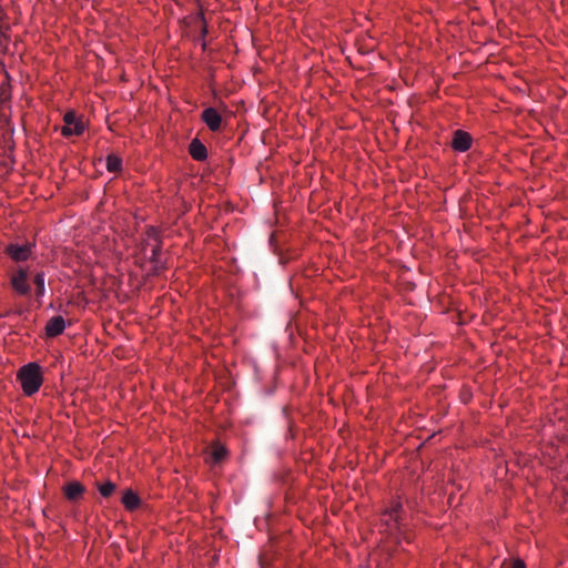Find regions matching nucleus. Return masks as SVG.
Segmentation results:
<instances>
[{"instance_id": "obj_9", "label": "nucleus", "mask_w": 568, "mask_h": 568, "mask_svg": "<svg viewBox=\"0 0 568 568\" xmlns=\"http://www.w3.org/2000/svg\"><path fill=\"white\" fill-rule=\"evenodd\" d=\"M189 152L196 161H204L207 158V149L199 139H193L191 141Z\"/></svg>"}, {"instance_id": "obj_3", "label": "nucleus", "mask_w": 568, "mask_h": 568, "mask_svg": "<svg viewBox=\"0 0 568 568\" xmlns=\"http://www.w3.org/2000/svg\"><path fill=\"white\" fill-rule=\"evenodd\" d=\"M28 271L19 267L16 273L11 275L10 283L12 288L20 295H29L31 286L28 282Z\"/></svg>"}, {"instance_id": "obj_4", "label": "nucleus", "mask_w": 568, "mask_h": 568, "mask_svg": "<svg viewBox=\"0 0 568 568\" xmlns=\"http://www.w3.org/2000/svg\"><path fill=\"white\" fill-rule=\"evenodd\" d=\"M201 119L206 124V126L213 132H217L222 129V116L216 111V109L212 106L204 109Z\"/></svg>"}, {"instance_id": "obj_2", "label": "nucleus", "mask_w": 568, "mask_h": 568, "mask_svg": "<svg viewBox=\"0 0 568 568\" xmlns=\"http://www.w3.org/2000/svg\"><path fill=\"white\" fill-rule=\"evenodd\" d=\"M64 125L61 129L63 136L81 135L84 132V123L79 120L73 111H69L63 118Z\"/></svg>"}, {"instance_id": "obj_13", "label": "nucleus", "mask_w": 568, "mask_h": 568, "mask_svg": "<svg viewBox=\"0 0 568 568\" xmlns=\"http://www.w3.org/2000/svg\"><path fill=\"white\" fill-rule=\"evenodd\" d=\"M97 488L102 497L109 498L116 490V485L110 480H108L105 483L97 481Z\"/></svg>"}, {"instance_id": "obj_15", "label": "nucleus", "mask_w": 568, "mask_h": 568, "mask_svg": "<svg viewBox=\"0 0 568 568\" xmlns=\"http://www.w3.org/2000/svg\"><path fill=\"white\" fill-rule=\"evenodd\" d=\"M400 508H402V505L396 504L394 507H392L390 509L385 511L384 520L387 525L390 524V521H393L395 524L398 521V511Z\"/></svg>"}, {"instance_id": "obj_5", "label": "nucleus", "mask_w": 568, "mask_h": 568, "mask_svg": "<svg viewBox=\"0 0 568 568\" xmlns=\"http://www.w3.org/2000/svg\"><path fill=\"white\" fill-rule=\"evenodd\" d=\"M32 245H19V244H10L6 247V253L16 262L26 261L31 253Z\"/></svg>"}, {"instance_id": "obj_8", "label": "nucleus", "mask_w": 568, "mask_h": 568, "mask_svg": "<svg viewBox=\"0 0 568 568\" xmlns=\"http://www.w3.org/2000/svg\"><path fill=\"white\" fill-rule=\"evenodd\" d=\"M84 491H85V487L82 484H80L79 481L68 483L63 487L64 496L69 501L79 500L82 497V495L84 494Z\"/></svg>"}, {"instance_id": "obj_16", "label": "nucleus", "mask_w": 568, "mask_h": 568, "mask_svg": "<svg viewBox=\"0 0 568 568\" xmlns=\"http://www.w3.org/2000/svg\"><path fill=\"white\" fill-rule=\"evenodd\" d=\"M33 283L36 285V294L38 297H42L44 295V292H45V287H44V274L41 272V273H37L34 278H33Z\"/></svg>"}, {"instance_id": "obj_12", "label": "nucleus", "mask_w": 568, "mask_h": 568, "mask_svg": "<svg viewBox=\"0 0 568 568\" xmlns=\"http://www.w3.org/2000/svg\"><path fill=\"white\" fill-rule=\"evenodd\" d=\"M150 246H151L150 261L154 266V272H159V270L162 267L161 263H160V253L162 250V242L153 243Z\"/></svg>"}, {"instance_id": "obj_18", "label": "nucleus", "mask_w": 568, "mask_h": 568, "mask_svg": "<svg viewBox=\"0 0 568 568\" xmlns=\"http://www.w3.org/2000/svg\"><path fill=\"white\" fill-rule=\"evenodd\" d=\"M500 568H526L525 562L520 559L505 560Z\"/></svg>"}, {"instance_id": "obj_14", "label": "nucleus", "mask_w": 568, "mask_h": 568, "mask_svg": "<svg viewBox=\"0 0 568 568\" xmlns=\"http://www.w3.org/2000/svg\"><path fill=\"white\" fill-rule=\"evenodd\" d=\"M106 169L109 172L116 173L122 169V159L115 154L106 156Z\"/></svg>"}, {"instance_id": "obj_7", "label": "nucleus", "mask_w": 568, "mask_h": 568, "mask_svg": "<svg viewBox=\"0 0 568 568\" xmlns=\"http://www.w3.org/2000/svg\"><path fill=\"white\" fill-rule=\"evenodd\" d=\"M65 328L64 318L60 315L51 317L45 325V334L48 337H55L63 333Z\"/></svg>"}, {"instance_id": "obj_11", "label": "nucleus", "mask_w": 568, "mask_h": 568, "mask_svg": "<svg viewBox=\"0 0 568 568\" xmlns=\"http://www.w3.org/2000/svg\"><path fill=\"white\" fill-rule=\"evenodd\" d=\"M226 448L221 445L220 443H214L210 448H209V458H210V462H212L213 464H219L221 463L225 456H226Z\"/></svg>"}, {"instance_id": "obj_17", "label": "nucleus", "mask_w": 568, "mask_h": 568, "mask_svg": "<svg viewBox=\"0 0 568 568\" xmlns=\"http://www.w3.org/2000/svg\"><path fill=\"white\" fill-rule=\"evenodd\" d=\"M146 235H148V241H146V243L144 245V250L146 248V246H149V245H151L153 243H160L161 242L159 231H158V229H155L153 226L148 229Z\"/></svg>"}, {"instance_id": "obj_10", "label": "nucleus", "mask_w": 568, "mask_h": 568, "mask_svg": "<svg viewBox=\"0 0 568 568\" xmlns=\"http://www.w3.org/2000/svg\"><path fill=\"white\" fill-rule=\"evenodd\" d=\"M121 501L124 505V507L130 511L136 509L141 504L140 497L131 489H126L123 493Z\"/></svg>"}, {"instance_id": "obj_1", "label": "nucleus", "mask_w": 568, "mask_h": 568, "mask_svg": "<svg viewBox=\"0 0 568 568\" xmlns=\"http://www.w3.org/2000/svg\"><path fill=\"white\" fill-rule=\"evenodd\" d=\"M17 379L20 382L24 395L32 396L43 383L42 368L38 363L23 365L17 373Z\"/></svg>"}, {"instance_id": "obj_6", "label": "nucleus", "mask_w": 568, "mask_h": 568, "mask_svg": "<svg viewBox=\"0 0 568 568\" xmlns=\"http://www.w3.org/2000/svg\"><path fill=\"white\" fill-rule=\"evenodd\" d=\"M471 145V136L462 130H457L454 133L453 140H452V146L455 151L458 152H465L467 151Z\"/></svg>"}]
</instances>
